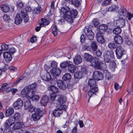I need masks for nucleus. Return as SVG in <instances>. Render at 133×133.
Instances as JSON below:
<instances>
[{
	"label": "nucleus",
	"instance_id": "9d476101",
	"mask_svg": "<svg viewBox=\"0 0 133 133\" xmlns=\"http://www.w3.org/2000/svg\"><path fill=\"white\" fill-rule=\"evenodd\" d=\"M24 127V124L21 122H18L14 123L13 129L16 130L21 129Z\"/></svg>",
	"mask_w": 133,
	"mask_h": 133
},
{
	"label": "nucleus",
	"instance_id": "c03bdc74",
	"mask_svg": "<svg viewBox=\"0 0 133 133\" xmlns=\"http://www.w3.org/2000/svg\"><path fill=\"white\" fill-rule=\"evenodd\" d=\"M116 63L113 61H111L109 64V67L113 70H115V69L116 68Z\"/></svg>",
	"mask_w": 133,
	"mask_h": 133
},
{
	"label": "nucleus",
	"instance_id": "2eb2a0df",
	"mask_svg": "<svg viewBox=\"0 0 133 133\" xmlns=\"http://www.w3.org/2000/svg\"><path fill=\"white\" fill-rule=\"evenodd\" d=\"M36 86V84L35 83H34L31 84L30 85L25 87L24 88V90L27 91V90H32L35 92Z\"/></svg>",
	"mask_w": 133,
	"mask_h": 133
},
{
	"label": "nucleus",
	"instance_id": "5fc2aeb1",
	"mask_svg": "<svg viewBox=\"0 0 133 133\" xmlns=\"http://www.w3.org/2000/svg\"><path fill=\"white\" fill-rule=\"evenodd\" d=\"M70 63V62L69 61L64 62L61 64L60 65V66L62 68H64L67 66H68Z\"/></svg>",
	"mask_w": 133,
	"mask_h": 133
},
{
	"label": "nucleus",
	"instance_id": "4d7b16f0",
	"mask_svg": "<svg viewBox=\"0 0 133 133\" xmlns=\"http://www.w3.org/2000/svg\"><path fill=\"white\" fill-rule=\"evenodd\" d=\"M1 47L2 49L3 50H6L9 48L8 45L4 43L2 44Z\"/></svg>",
	"mask_w": 133,
	"mask_h": 133
},
{
	"label": "nucleus",
	"instance_id": "2f4dec72",
	"mask_svg": "<svg viewBox=\"0 0 133 133\" xmlns=\"http://www.w3.org/2000/svg\"><path fill=\"white\" fill-rule=\"evenodd\" d=\"M119 8L117 5H113L109 7L108 9V10L110 11H115L116 12H118Z\"/></svg>",
	"mask_w": 133,
	"mask_h": 133
},
{
	"label": "nucleus",
	"instance_id": "a211bd4d",
	"mask_svg": "<svg viewBox=\"0 0 133 133\" xmlns=\"http://www.w3.org/2000/svg\"><path fill=\"white\" fill-rule=\"evenodd\" d=\"M3 55L6 61L9 62L12 59V56L10 52L8 51L5 52L3 53Z\"/></svg>",
	"mask_w": 133,
	"mask_h": 133
},
{
	"label": "nucleus",
	"instance_id": "e2e57ef3",
	"mask_svg": "<svg viewBox=\"0 0 133 133\" xmlns=\"http://www.w3.org/2000/svg\"><path fill=\"white\" fill-rule=\"evenodd\" d=\"M12 132L10 128H8L4 130L3 133H12Z\"/></svg>",
	"mask_w": 133,
	"mask_h": 133
},
{
	"label": "nucleus",
	"instance_id": "4468645a",
	"mask_svg": "<svg viewBox=\"0 0 133 133\" xmlns=\"http://www.w3.org/2000/svg\"><path fill=\"white\" fill-rule=\"evenodd\" d=\"M116 24L117 27L122 28L125 25V22L124 19H119L116 21Z\"/></svg>",
	"mask_w": 133,
	"mask_h": 133
},
{
	"label": "nucleus",
	"instance_id": "423d86ee",
	"mask_svg": "<svg viewBox=\"0 0 133 133\" xmlns=\"http://www.w3.org/2000/svg\"><path fill=\"white\" fill-rule=\"evenodd\" d=\"M23 102L22 100L20 98H18L14 102L13 104V107L16 110L21 109L23 105Z\"/></svg>",
	"mask_w": 133,
	"mask_h": 133
},
{
	"label": "nucleus",
	"instance_id": "c756f323",
	"mask_svg": "<svg viewBox=\"0 0 133 133\" xmlns=\"http://www.w3.org/2000/svg\"><path fill=\"white\" fill-rule=\"evenodd\" d=\"M71 75L69 73H66L63 76V79L66 82H69L71 78Z\"/></svg>",
	"mask_w": 133,
	"mask_h": 133
},
{
	"label": "nucleus",
	"instance_id": "864d4df0",
	"mask_svg": "<svg viewBox=\"0 0 133 133\" xmlns=\"http://www.w3.org/2000/svg\"><path fill=\"white\" fill-rule=\"evenodd\" d=\"M121 30L119 27L114 29L113 30V33L114 34L117 35L121 33Z\"/></svg>",
	"mask_w": 133,
	"mask_h": 133
},
{
	"label": "nucleus",
	"instance_id": "cd10ccee",
	"mask_svg": "<svg viewBox=\"0 0 133 133\" xmlns=\"http://www.w3.org/2000/svg\"><path fill=\"white\" fill-rule=\"evenodd\" d=\"M62 113V111L61 109H55L53 111L52 115L54 116L58 117L60 116Z\"/></svg>",
	"mask_w": 133,
	"mask_h": 133
},
{
	"label": "nucleus",
	"instance_id": "603ef678",
	"mask_svg": "<svg viewBox=\"0 0 133 133\" xmlns=\"http://www.w3.org/2000/svg\"><path fill=\"white\" fill-rule=\"evenodd\" d=\"M42 9L39 7H38L34 9L33 13L36 14H39L41 11Z\"/></svg>",
	"mask_w": 133,
	"mask_h": 133
},
{
	"label": "nucleus",
	"instance_id": "de8ad7c7",
	"mask_svg": "<svg viewBox=\"0 0 133 133\" xmlns=\"http://www.w3.org/2000/svg\"><path fill=\"white\" fill-rule=\"evenodd\" d=\"M72 4L76 7L78 6L80 4V2L78 0H70Z\"/></svg>",
	"mask_w": 133,
	"mask_h": 133
},
{
	"label": "nucleus",
	"instance_id": "052dcab7",
	"mask_svg": "<svg viewBox=\"0 0 133 133\" xmlns=\"http://www.w3.org/2000/svg\"><path fill=\"white\" fill-rule=\"evenodd\" d=\"M57 63L56 61H54L52 62L51 64V66L52 67L55 69L57 67Z\"/></svg>",
	"mask_w": 133,
	"mask_h": 133
},
{
	"label": "nucleus",
	"instance_id": "0e129e2a",
	"mask_svg": "<svg viewBox=\"0 0 133 133\" xmlns=\"http://www.w3.org/2000/svg\"><path fill=\"white\" fill-rule=\"evenodd\" d=\"M39 98V96L37 95H34L31 98V99L33 100L37 101L38 100Z\"/></svg>",
	"mask_w": 133,
	"mask_h": 133
},
{
	"label": "nucleus",
	"instance_id": "f3484780",
	"mask_svg": "<svg viewBox=\"0 0 133 133\" xmlns=\"http://www.w3.org/2000/svg\"><path fill=\"white\" fill-rule=\"evenodd\" d=\"M50 73L54 77L58 76L61 72L60 70L58 68L53 69L50 70Z\"/></svg>",
	"mask_w": 133,
	"mask_h": 133
},
{
	"label": "nucleus",
	"instance_id": "58836bf2",
	"mask_svg": "<svg viewBox=\"0 0 133 133\" xmlns=\"http://www.w3.org/2000/svg\"><path fill=\"white\" fill-rule=\"evenodd\" d=\"M21 16L22 17H23L24 21L25 22H27L29 20V18L28 15L25 12H22L21 13Z\"/></svg>",
	"mask_w": 133,
	"mask_h": 133
},
{
	"label": "nucleus",
	"instance_id": "39448f33",
	"mask_svg": "<svg viewBox=\"0 0 133 133\" xmlns=\"http://www.w3.org/2000/svg\"><path fill=\"white\" fill-rule=\"evenodd\" d=\"M115 52L116 56L118 59L120 58L126 53L124 49L121 46L117 47Z\"/></svg>",
	"mask_w": 133,
	"mask_h": 133
},
{
	"label": "nucleus",
	"instance_id": "c85d7f7f",
	"mask_svg": "<svg viewBox=\"0 0 133 133\" xmlns=\"http://www.w3.org/2000/svg\"><path fill=\"white\" fill-rule=\"evenodd\" d=\"M76 68L75 66L72 64H69L68 66V70L70 73H73L75 71Z\"/></svg>",
	"mask_w": 133,
	"mask_h": 133
},
{
	"label": "nucleus",
	"instance_id": "79ce46f5",
	"mask_svg": "<svg viewBox=\"0 0 133 133\" xmlns=\"http://www.w3.org/2000/svg\"><path fill=\"white\" fill-rule=\"evenodd\" d=\"M49 90L55 93H57L58 92V88L54 85L50 86L49 87Z\"/></svg>",
	"mask_w": 133,
	"mask_h": 133
},
{
	"label": "nucleus",
	"instance_id": "7c9ffc66",
	"mask_svg": "<svg viewBox=\"0 0 133 133\" xmlns=\"http://www.w3.org/2000/svg\"><path fill=\"white\" fill-rule=\"evenodd\" d=\"M70 10V9L68 7L65 6L62 7L61 9V14H66L69 12Z\"/></svg>",
	"mask_w": 133,
	"mask_h": 133
},
{
	"label": "nucleus",
	"instance_id": "680f3d73",
	"mask_svg": "<svg viewBox=\"0 0 133 133\" xmlns=\"http://www.w3.org/2000/svg\"><path fill=\"white\" fill-rule=\"evenodd\" d=\"M127 15L128 19L129 20H130L131 18L133 17V14L130 12L127 13Z\"/></svg>",
	"mask_w": 133,
	"mask_h": 133
},
{
	"label": "nucleus",
	"instance_id": "0eeeda50",
	"mask_svg": "<svg viewBox=\"0 0 133 133\" xmlns=\"http://www.w3.org/2000/svg\"><path fill=\"white\" fill-rule=\"evenodd\" d=\"M93 78L96 80H100L103 79V76L100 72L95 71L93 74Z\"/></svg>",
	"mask_w": 133,
	"mask_h": 133
},
{
	"label": "nucleus",
	"instance_id": "4c0bfd02",
	"mask_svg": "<svg viewBox=\"0 0 133 133\" xmlns=\"http://www.w3.org/2000/svg\"><path fill=\"white\" fill-rule=\"evenodd\" d=\"M27 78V77L25 76L24 74H23L22 76H21L15 82V84H17L20 82L26 79Z\"/></svg>",
	"mask_w": 133,
	"mask_h": 133
},
{
	"label": "nucleus",
	"instance_id": "bb28decb",
	"mask_svg": "<svg viewBox=\"0 0 133 133\" xmlns=\"http://www.w3.org/2000/svg\"><path fill=\"white\" fill-rule=\"evenodd\" d=\"M14 111V110L13 108H9L6 110V116L7 117H9L11 116L13 114Z\"/></svg>",
	"mask_w": 133,
	"mask_h": 133
},
{
	"label": "nucleus",
	"instance_id": "a18cd8bd",
	"mask_svg": "<svg viewBox=\"0 0 133 133\" xmlns=\"http://www.w3.org/2000/svg\"><path fill=\"white\" fill-rule=\"evenodd\" d=\"M32 105L29 101H27L24 103V108L25 110L28 109Z\"/></svg>",
	"mask_w": 133,
	"mask_h": 133
},
{
	"label": "nucleus",
	"instance_id": "aec40b11",
	"mask_svg": "<svg viewBox=\"0 0 133 133\" xmlns=\"http://www.w3.org/2000/svg\"><path fill=\"white\" fill-rule=\"evenodd\" d=\"M74 61L76 65H78L82 62V59L80 55H77L74 58Z\"/></svg>",
	"mask_w": 133,
	"mask_h": 133
},
{
	"label": "nucleus",
	"instance_id": "ea45409f",
	"mask_svg": "<svg viewBox=\"0 0 133 133\" xmlns=\"http://www.w3.org/2000/svg\"><path fill=\"white\" fill-rule=\"evenodd\" d=\"M81 72H76L74 74V77L75 79H79L82 77Z\"/></svg>",
	"mask_w": 133,
	"mask_h": 133
},
{
	"label": "nucleus",
	"instance_id": "f257e3e1",
	"mask_svg": "<svg viewBox=\"0 0 133 133\" xmlns=\"http://www.w3.org/2000/svg\"><path fill=\"white\" fill-rule=\"evenodd\" d=\"M89 62H90L91 65L94 66L96 69H101L106 67L105 63L102 62H98V59L95 57L92 58Z\"/></svg>",
	"mask_w": 133,
	"mask_h": 133
},
{
	"label": "nucleus",
	"instance_id": "dca6fc26",
	"mask_svg": "<svg viewBox=\"0 0 133 133\" xmlns=\"http://www.w3.org/2000/svg\"><path fill=\"white\" fill-rule=\"evenodd\" d=\"M108 28L107 25L105 24H103L100 25L99 28V32L102 34L104 33Z\"/></svg>",
	"mask_w": 133,
	"mask_h": 133
},
{
	"label": "nucleus",
	"instance_id": "3c124183",
	"mask_svg": "<svg viewBox=\"0 0 133 133\" xmlns=\"http://www.w3.org/2000/svg\"><path fill=\"white\" fill-rule=\"evenodd\" d=\"M3 18L6 22H9L10 21L9 16L7 14H4L3 16Z\"/></svg>",
	"mask_w": 133,
	"mask_h": 133
},
{
	"label": "nucleus",
	"instance_id": "09e8293b",
	"mask_svg": "<svg viewBox=\"0 0 133 133\" xmlns=\"http://www.w3.org/2000/svg\"><path fill=\"white\" fill-rule=\"evenodd\" d=\"M78 12L76 10H73L70 11V15L73 18L76 17L77 15Z\"/></svg>",
	"mask_w": 133,
	"mask_h": 133
},
{
	"label": "nucleus",
	"instance_id": "72a5a7b5",
	"mask_svg": "<svg viewBox=\"0 0 133 133\" xmlns=\"http://www.w3.org/2000/svg\"><path fill=\"white\" fill-rule=\"evenodd\" d=\"M84 59L88 62H89L92 58V57L88 53H85L84 55Z\"/></svg>",
	"mask_w": 133,
	"mask_h": 133
},
{
	"label": "nucleus",
	"instance_id": "473e14b6",
	"mask_svg": "<svg viewBox=\"0 0 133 133\" xmlns=\"http://www.w3.org/2000/svg\"><path fill=\"white\" fill-rule=\"evenodd\" d=\"M87 90H89L88 92V95L89 97H91L94 95H96V92H97L98 91H95V90L91 89H87L85 88Z\"/></svg>",
	"mask_w": 133,
	"mask_h": 133
},
{
	"label": "nucleus",
	"instance_id": "49530a36",
	"mask_svg": "<svg viewBox=\"0 0 133 133\" xmlns=\"http://www.w3.org/2000/svg\"><path fill=\"white\" fill-rule=\"evenodd\" d=\"M58 29L57 28L56 26L54 25L53 26V28L52 29V33H53L54 37L56 36L57 35V31Z\"/></svg>",
	"mask_w": 133,
	"mask_h": 133
},
{
	"label": "nucleus",
	"instance_id": "37998d69",
	"mask_svg": "<svg viewBox=\"0 0 133 133\" xmlns=\"http://www.w3.org/2000/svg\"><path fill=\"white\" fill-rule=\"evenodd\" d=\"M91 49L94 51H96L97 48V42L94 41L92 42L91 44Z\"/></svg>",
	"mask_w": 133,
	"mask_h": 133
},
{
	"label": "nucleus",
	"instance_id": "f03ea898",
	"mask_svg": "<svg viewBox=\"0 0 133 133\" xmlns=\"http://www.w3.org/2000/svg\"><path fill=\"white\" fill-rule=\"evenodd\" d=\"M114 52L112 51H107L104 54V58L105 62L106 63H109L111 60H113L114 55Z\"/></svg>",
	"mask_w": 133,
	"mask_h": 133
},
{
	"label": "nucleus",
	"instance_id": "f704fd0d",
	"mask_svg": "<svg viewBox=\"0 0 133 133\" xmlns=\"http://www.w3.org/2000/svg\"><path fill=\"white\" fill-rule=\"evenodd\" d=\"M58 101L60 105H62L65 103V100L63 96H61L58 98Z\"/></svg>",
	"mask_w": 133,
	"mask_h": 133
},
{
	"label": "nucleus",
	"instance_id": "8fccbe9b",
	"mask_svg": "<svg viewBox=\"0 0 133 133\" xmlns=\"http://www.w3.org/2000/svg\"><path fill=\"white\" fill-rule=\"evenodd\" d=\"M108 47L111 49H114L117 48V45L113 43L110 42L108 45Z\"/></svg>",
	"mask_w": 133,
	"mask_h": 133
},
{
	"label": "nucleus",
	"instance_id": "7ed1b4c3",
	"mask_svg": "<svg viewBox=\"0 0 133 133\" xmlns=\"http://www.w3.org/2000/svg\"><path fill=\"white\" fill-rule=\"evenodd\" d=\"M35 92L32 90L25 91L24 89L21 91V95L23 97H25L28 99H31L34 95Z\"/></svg>",
	"mask_w": 133,
	"mask_h": 133
},
{
	"label": "nucleus",
	"instance_id": "ddd939ff",
	"mask_svg": "<svg viewBox=\"0 0 133 133\" xmlns=\"http://www.w3.org/2000/svg\"><path fill=\"white\" fill-rule=\"evenodd\" d=\"M96 37L97 41L99 43H102L105 41V40L103 37L102 34L99 32H97Z\"/></svg>",
	"mask_w": 133,
	"mask_h": 133
},
{
	"label": "nucleus",
	"instance_id": "20e7f679",
	"mask_svg": "<svg viewBox=\"0 0 133 133\" xmlns=\"http://www.w3.org/2000/svg\"><path fill=\"white\" fill-rule=\"evenodd\" d=\"M88 85L85 88L88 89H92L96 91H98V88L96 84V82L94 79H89L88 81Z\"/></svg>",
	"mask_w": 133,
	"mask_h": 133
},
{
	"label": "nucleus",
	"instance_id": "5701e85b",
	"mask_svg": "<svg viewBox=\"0 0 133 133\" xmlns=\"http://www.w3.org/2000/svg\"><path fill=\"white\" fill-rule=\"evenodd\" d=\"M22 16H21V13L17 15L16 16L15 19V23L16 24H19L22 22Z\"/></svg>",
	"mask_w": 133,
	"mask_h": 133
},
{
	"label": "nucleus",
	"instance_id": "1a4fd4ad",
	"mask_svg": "<svg viewBox=\"0 0 133 133\" xmlns=\"http://www.w3.org/2000/svg\"><path fill=\"white\" fill-rule=\"evenodd\" d=\"M15 121L12 117L9 118L5 122L4 126L5 127H9L14 123Z\"/></svg>",
	"mask_w": 133,
	"mask_h": 133
},
{
	"label": "nucleus",
	"instance_id": "b1692460",
	"mask_svg": "<svg viewBox=\"0 0 133 133\" xmlns=\"http://www.w3.org/2000/svg\"><path fill=\"white\" fill-rule=\"evenodd\" d=\"M40 26L41 27H45V26L49 24V21L46 19L42 18L39 21Z\"/></svg>",
	"mask_w": 133,
	"mask_h": 133
},
{
	"label": "nucleus",
	"instance_id": "a878e982",
	"mask_svg": "<svg viewBox=\"0 0 133 133\" xmlns=\"http://www.w3.org/2000/svg\"><path fill=\"white\" fill-rule=\"evenodd\" d=\"M63 17L69 23H72L73 22V17L70 15L66 14L64 15Z\"/></svg>",
	"mask_w": 133,
	"mask_h": 133
},
{
	"label": "nucleus",
	"instance_id": "69168bd1",
	"mask_svg": "<svg viewBox=\"0 0 133 133\" xmlns=\"http://www.w3.org/2000/svg\"><path fill=\"white\" fill-rule=\"evenodd\" d=\"M9 51V52H10L11 54H13L16 51L15 48L13 47L10 48Z\"/></svg>",
	"mask_w": 133,
	"mask_h": 133
},
{
	"label": "nucleus",
	"instance_id": "6e6552de",
	"mask_svg": "<svg viewBox=\"0 0 133 133\" xmlns=\"http://www.w3.org/2000/svg\"><path fill=\"white\" fill-rule=\"evenodd\" d=\"M84 31L88 39L90 40H93L94 37V34L92 31L89 29H85Z\"/></svg>",
	"mask_w": 133,
	"mask_h": 133
},
{
	"label": "nucleus",
	"instance_id": "6ab92c4d",
	"mask_svg": "<svg viewBox=\"0 0 133 133\" xmlns=\"http://www.w3.org/2000/svg\"><path fill=\"white\" fill-rule=\"evenodd\" d=\"M114 41L116 44H121L123 42L122 37L119 35H116L114 38Z\"/></svg>",
	"mask_w": 133,
	"mask_h": 133
},
{
	"label": "nucleus",
	"instance_id": "338daca9",
	"mask_svg": "<svg viewBox=\"0 0 133 133\" xmlns=\"http://www.w3.org/2000/svg\"><path fill=\"white\" fill-rule=\"evenodd\" d=\"M16 4L18 8H22L23 6V3L20 1H18L17 2Z\"/></svg>",
	"mask_w": 133,
	"mask_h": 133
},
{
	"label": "nucleus",
	"instance_id": "9b49d317",
	"mask_svg": "<svg viewBox=\"0 0 133 133\" xmlns=\"http://www.w3.org/2000/svg\"><path fill=\"white\" fill-rule=\"evenodd\" d=\"M41 77L43 80L46 81H50V83L51 81L52 82L53 81V80H51V76L50 74L48 72L46 73L45 75H41Z\"/></svg>",
	"mask_w": 133,
	"mask_h": 133
},
{
	"label": "nucleus",
	"instance_id": "e433bc0d",
	"mask_svg": "<svg viewBox=\"0 0 133 133\" xmlns=\"http://www.w3.org/2000/svg\"><path fill=\"white\" fill-rule=\"evenodd\" d=\"M123 41L126 44L128 45H131L132 44L131 39L128 36H125L123 39Z\"/></svg>",
	"mask_w": 133,
	"mask_h": 133
},
{
	"label": "nucleus",
	"instance_id": "393cba45",
	"mask_svg": "<svg viewBox=\"0 0 133 133\" xmlns=\"http://www.w3.org/2000/svg\"><path fill=\"white\" fill-rule=\"evenodd\" d=\"M41 117L40 114L38 113L35 112L32 114L31 118L34 121H36L39 120Z\"/></svg>",
	"mask_w": 133,
	"mask_h": 133
},
{
	"label": "nucleus",
	"instance_id": "4be33fe9",
	"mask_svg": "<svg viewBox=\"0 0 133 133\" xmlns=\"http://www.w3.org/2000/svg\"><path fill=\"white\" fill-rule=\"evenodd\" d=\"M49 100L48 97L46 95L43 96L41 100L40 103L42 106H45L46 104Z\"/></svg>",
	"mask_w": 133,
	"mask_h": 133
},
{
	"label": "nucleus",
	"instance_id": "a19ab883",
	"mask_svg": "<svg viewBox=\"0 0 133 133\" xmlns=\"http://www.w3.org/2000/svg\"><path fill=\"white\" fill-rule=\"evenodd\" d=\"M103 72L105 74L106 79L108 80H109L111 77L110 74L107 70H104Z\"/></svg>",
	"mask_w": 133,
	"mask_h": 133
},
{
	"label": "nucleus",
	"instance_id": "bf43d9fd",
	"mask_svg": "<svg viewBox=\"0 0 133 133\" xmlns=\"http://www.w3.org/2000/svg\"><path fill=\"white\" fill-rule=\"evenodd\" d=\"M7 84L6 83L3 84L2 86L1 89L3 91H5L8 89V87H7Z\"/></svg>",
	"mask_w": 133,
	"mask_h": 133
},
{
	"label": "nucleus",
	"instance_id": "6e6d98bb",
	"mask_svg": "<svg viewBox=\"0 0 133 133\" xmlns=\"http://www.w3.org/2000/svg\"><path fill=\"white\" fill-rule=\"evenodd\" d=\"M111 3V0H105L102 4V5L104 6L107 5H109Z\"/></svg>",
	"mask_w": 133,
	"mask_h": 133
},
{
	"label": "nucleus",
	"instance_id": "412c9836",
	"mask_svg": "<svg viewBox=\"0 0 133 133\" xmlns=\"http://www.w3.org/2000/svg\"><path fill=\"white\" fill-rule=\"evenodd\" d=\"M0 7L2 12L5 13L9 12L10 10L9 6L5 4H3L1 5Z\"/></svg>",
	"mask_w": 133,
	"mask_h": 133
},
{
	"label": "nucleus",
	"instance_id": "c9c22d12",
	"mask_svg": "<svg viewBox=\"0 0 133 133\" xmlns=\"http://www.w3.org/2000/svg\"><path fill=\"white\" fill-rule=\"evenodd\" d=\"M13 117L15 121H18L20 120L21 118V114L18 112H16L14 114Z\"/></svg>",
	"mask_w": 133,
	"mask_h": 133
},
{
	"label": "nucleus",
	"instance_id": "f8f14e48",
	"mask_svg": "<svg viewBox=\"0 0 133 133\" xmlns=\"http://www.w3.org/2000/svg\"><path fill=\"white\" fill-rule=\"evenodd\" d=\"M57 84L59 88L63 90H65L66 88L65 83L62 81L58 80L57 81Z\"/></svg>",
	"mask_w": 133,
	"mask_h": 133
},
{
	"label": "nucleus",
	"instance_id": "13d9d810",
	"mask_svg": "<svg viewBox=\"0 0 133 133\" xmlns=\"http://www.w3.org/2000/svg\"><path fill=\"white\" fill-rule=\"evenodd\" d=\"M56 94L54 93H51L50 95V99L52 101H54L56 98Z\"/></svg>",
	"mask_w": 133,
	"mask_h": 133
},
{
	"label": "nucleus",
	"instance_id": "774afa93",
	"mask_svg": "<svg viewBox=\"0 0 133 133\" xmlns=\"http://www.w3.org/2000/svg\"><path fill=\"white\" fill-rule=\"evenodd\" d=\"M65 20L63 17V18H61L60 20L58 21L59 24L60 25L64 24L65 22Z\"/></svg>",
	"mask_w": 133,
	"mask_h": 133
}]
</instances>
